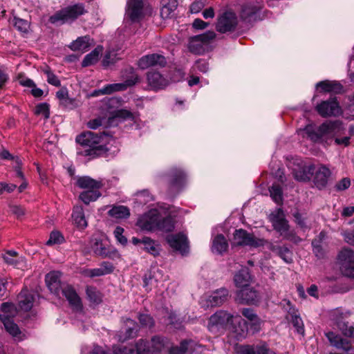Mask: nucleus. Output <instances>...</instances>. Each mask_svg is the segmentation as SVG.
<instances>
[{"label":"nucleus","mask_w":354,"mask_h":354,"mask_svg":"<svg viewBox=\"0 0 354 354\" xmlns=\"http://www.w3.org/2000/svg\"><path fill=\"white\" fill-rule=\"evenodd\" d=\"M342 130V124L339 120L326 121L318 127L308 124L304 129L306 137L314 142H322L333 138Z\"/></svg>","instance_id":"1"},{"label":"nucleus","mask_w":354,"mask_h":354,"mask_svg":"<svg viewBox=\"0 0 354 354\" xmlns=\"http://www.w3.org/2000/svg\"><path fill=\"white\" fill-rule=\"evenodd\" d=\"M100 136L91 131L84 132L77 136L76 142L83 147H88L80 153L92 158L105 156L108 149L104 145H100Z\"/></svg>","instance_id":"2"},{"label":"nucleus","mask_w":354,"mask_h":354,"mask_svg":"<svg viewBox=\"0 0 354 354\" xmlns=\"http://www.w3.org/2000/svg\"><path fill=\"white\" fill-rule=\"evenodd\" d=\"M86 12L82 3H77L73 6H68L56 12L49 18L51 24H64L75 20L80 16Z\"/></svg>","instance_id":"3"},{"label":"nucleus","mask_w":354,"mask_h":354,"mask_svg":"<svg viewBox=\"0 0 354 354\" xmlns=\"http://www.w3.org/2000/svg\"><path fill=\"white\" fill-rule=\"evenodd\" d=\"M214 31H207L189 38L188 48L194 54L202 55L209 50V45L216 38Z\"/></svg>","instance_id":"4"},{"label":"nucleus","mask_w":354,"mask_h":354,"mask_svg":"<svg viewBox=\"0 0 354 354\" xmlns=\"http://www.w3.org/2000/svg\"><path fill=\"white\" fill-rule=\"evenodd\" d=\"M270 221L274 230L278 232L285 239H291L293 234L289 231L288 221L285 218L283 211L279 208L270 214Z\"/></svg>","instance_id":"5"},{"label":"nucleus","mask_w":354,"mask_h":354,"mask_svg":"<svg viewBox=\"0 0 354 354\" xmlns=\"http://www.w3.org/2000/svg\"><path fill=\"white\" fill-rule=\"evenodd\" d=\"M234 316L226 311L218 310L210 316L208 321V329L212 333L224 330L229 324L232 322Z\"/></svg>","instance_id":"6"},{"label":"nucleus","mask_w":354,"mask_h":354,"mask_svg":"<svg viewBox=\"0 0 354 354\" xmlns=\"http://www.w3.org/2000/svg\"><path fill=\"white\" fill-rule=\"evenodd\" d=\"M266 243V240L259 239L243 229L236 230L234 233V244L236 245L258 248Z\"/></svg>","instance_id":"7"},{"label":"nucleus","mask_w":354,"mask_h":354,"mask_svg":"<svg viewBox=\"0 0 354 354\" xmlns=\"http://www.w3.org/2000/svg\"><path fill=\"white\" fill-rule=\"evenodd\" d=\"M337 259L342 273L348 277L354 278V252L344 248L339 252Z\"/></svg>","instance_id":"8"},{"label":"nucleus","mask_w":354,"mask_h":354,"mask_svg":"<svg viewBox=\"0 0 354 354\" xmlns=\"http://www.w3.org/2000/svg\"><path fill=\"white\" fill-rule=\"evenodd\" d=\"M160 212L156 209H152L141 215L137 220L136 225L143 231H154L158 226Z\"/></svg>","instance_id":"9"},{"label":"nucleus","mask_w":354,"mask_h":354,"mask_svg":"<svg viewBox=\"0 0 354 354\" xmlns=\"http://www.w3.org/2000/svg\"><path fill=\"white\" fill-rule=\"evenodd\" d=\"M237 25L238 19L236 14L231 11H226L218 17L216 29L221 33L233 32Z\"/></svg>","instance_id":"10"},{"label":"nucleus","mask_w":354,"mask_h":354,"mask_svg":"<svg viewBox=\"0 0 354 354\" xmlns=\"http://www.w3.org/2000/svg\"><path fill=\"white\" fill-rule=\"evenodd\" d=\"M315 109L323 118L337 116L341 113V108L335 97L322 101Z\"/></svg>","instance_id":"11"},{"label":"nucleus","mask_w":354,"mask_h":354,"mask_svg":"<svg viewBox=\"0 0 354 354\" xmlns=\"http://www.w3.org/2000/svg\"><path fill=\"white\" fill-rule=\"evenodd\" d=\"M260 299L259 292L253 288L246 286L237 291L236 300L242 304H255Z\"/></svg>","instance_id":"12"},{"label":"nucleus","mask_w":354,"mask_h":354,"mask_svg":"<svg viewBox=\"0 0 354 354\" xmlns=\"http://www.w3.org/2000/svg\"><path fill=\"white\" fill-rule=\"evenodd\" d=\"M332 319L344 336L354 338V326L345 321L343 313L335 310L332 315Z\"/></svg>","instance_id":"13"},{"label":"nucleus","mask_w":354,"mask_h":354,"mask_svg":"<svg viewBox=\"0 0 354 354\" xmlns=\"http://www.w3.org/2000/svg\"><path fill=\"white\" fill-rule=\"evenodd\" d=\"M166 64V58L163 55L157 53L142 56L138 62V67L142 70L152 66L164 67Z\"/></svg>","instance_id":"14"},{"label":"nucleus","mask_w":354,"mask_h":354,"mask_svg":"<svg viewBox=\"0 0 354 354\" xmlns=\"http://www.w3.org/2000/svg\"><path fill=\"white\" fill-rule=\"evenodd\" d=\"M62 273L59 271H52L45 277V281L49 290L59 296L63 287L66 284L61 281Z\"/></svg>","instance_id":"15"},{"label":"nucleus","mask_w":354,"mask_h":354,"mask_svg":"<svg viewBox=\"0 0 354 354\" xmlns=\"http://www.w3.org/2000/svg\"><path fill=\"white\" fill-rule=\"evenodd\" d=\"M166 279L162 271L158 268H153L148 270L143 277V286L146 290L149 291L153 287L158 286V283Z\"/></svg>","instance_id":"16"},{"label":"nucleus","mask_w":354,"mask_h":354,"mask_svg":"<svg viewBox=\"0 0 354 354\" xmlns=\"http://www.w3.org/2000/svg\"><path fill=\"white\" fill-rule=\"evenodd\" d=\"M325 335L332 346L346 352L351 351V354H354V347L351 346L349 340L333 332H328Z\"/></svg>","instance_id":"17"},{"label":"nucleus","mask_w":354,"mask_h":354,"mask_svg":"<svg viewBox=\"0 0 354 354\" xmlns=\"http://www.w3.org/2000/svg\"><path fill=\"white\" fill-rule=\"evenodd\" d=\"M149 89L158 91L168 85V80L157 71H149L146 74Z\"/></svg>","instance_id":"18"},{"label":"nucleus","mask_w":354,"mask_h":354,"mask_svg":"<svg viewBox=\"0 0 354 354\" xmlns=\"http://www.w3.org/2000/svg\"><path fill=\"white\" fill-rule=\"evenodd\" d=\"M167 241L171 248L176 251H179L182 254L187 252V239L183 234L178 233L168 235L167 236Z\"/></svg>","instance_id":"19"},{"label":"nucleus","mask_w":354,"mask_h":354,"mask_svg":"<svg viewBox=\"0 0 354 354\" xmlns=\"http://www.w3.org/2000/svg\"><path fill=\"white\" fill-rule=\"evenodd\" d=\"M313 182L317 187L322 189L326 187L330 176V170L325 165L315 166Z\"/></svg>","instance_id":"20"},{"label":"nucleus","mask_w":354,"mask_h":354,"mask_svg":"<svg viewBox=\"0 0 354 354\" xmlns=\"http://www.w3.org/2000/svg\"><path fill=\"white\" fill-rule=\"evenodd\" d=\"M142 0H128L127 15L133 21H138L142 17Z\"/></svg>","instance_id":"21"},{"label":"nucleus","mask_w":354,"mask_h":354,"mask_svg":"<svg viewBox=\"0 0 354 354\" xmlns=\"http://www.w3.org/2000/svg\"><path fill=\"white\" fill-rule=\"evenodd\" d=\"M61 292L66 298L71 307L78 311L82 308L80 297L78 296L74 288L66 284L62 289Z\"/></svg>","instance_id":"22"},{"label":"nucleus","mask_w":354,"mask_h":354,"mask_svg":"<svg viewBox=\"0 0 354 354\" xmlns=\"http://www.w3.org/2000/svg\"><path fill=\"white\" fill-rule=\"evenodd\" d=\"M19 308L24 311L30 310L35 301V294L28 289H23L17 297Z\"/></svg>","instance_id":"23"},{"label":"nucleus","mask_w":354,"mask_h":354,"mask_svg":"<svg viewBox=\"0 0 354 354\" xmlns=\"http://www.w3.org/2000/svg\"><path fill=\"white\" fill-rule=\"evenodd\" d=\"M135 85V82L133 80H125L123 83H117L109 84L99 91H95L93 93V96L97 95L98 93L101 94H111L115 91H124L128 87Z\"/></svg>","instance_id":"24"},{"label":"nucleus","mask_w":354,"mask_h":354,"mask_svg":"<svg viewBox=\"0 0 354 354\" xmlns=\"http://www.w3.org/2000/svg\"><path fill=\"white\" fill-rule=\"evenodd\" d=\"M241 313L243 316L250 321V328L254 330V332H258L260 330L262 321L253 309L243 308L241 310Z\"/></svg>","instance_id":"25"},{"label":"nucleus","mask_w":354,"mask_h":354,"mask_svg":"<svg viewBox=\"0 0 354 354\" xmlns=\"http://www.w3.org/2000/svg\"><path fill=\"white\" fill-rule=\"evenodd\" d=\"M77 185L81 189L86 190H100L103 186L102 180H95L89 176L80 177L77 180Z\"/></svg>","instance_id":"26"},{"label":"nucleus","mask_w":354,"mask_h":354,"mask_svg":"<svg viewBox=\"0 0 354 354\" xmlns=\"http://www.w3.org/2000/svg\"><path fill=\"white\" fill-rule=\"evenodd\" d=\"M91 248L93 252L100 257H113L115 254V251H111L108 245L104 243L101 240L95 239L92 243Z\"/></svg>","instance_id":"27"},{"label":"nucleus","mask_w":354,"mask_h":354,"mask_svg":"<svg viewBox=\"0 0 354 354\" xmlns=\"http://www.w3.org/2000/svg\"><path fill=\"white\" fill-rule=\"evenodd\" d=\"M315 171L314 165H303L293 171L295 179L299 181H308L313 175Z\"/></svg>","instance_id":"28"},{"label":"nucleus","mask_w":354,"mask_h":354,"mask_svg":"<svg viewBox=\"0 0 354 354\" xmlns=\"http://www.w3.org/2000/svg\"><path fill=\"white\" fill-rule=\"evenodd\" d=\"M229 297L227 289L222 288L214 291L209 297L208 301L212 306H221L225 302Z\"/></svg>","instance_id":"29"},{"label":"nucleus","mask_w":354,"mask_h":354,"mask_svg":"<svg viewBox=\"0 0 354 354\" xmlns=\"http://www.w3.org/2000/svg\"><path fill=\"white\" fill-rule=\"evenodd\" d=\"M268 249L279 255L285 262L290 263L292 261V252L286 246L274 245L267 241Z\"/></svg>","instance_id":"30"},{"label":"nucleus","mask_w":354,"mask_h":354,"mask_svg":"<svg viewBox=\"0 0 354 354\" xmlns=\"http://www.w3.org/2000/svg\"><path fill=\"white\" fill-rule=\"evenodd\" d=\"M317 87L327 93H340L343 90L342 85L337 81H322L317 84Z\"/></svg>","instance_id":"31"},{"label":"nucleus","mask_w":354,"mask_h":354,"mask_svg":"<svg viewBox=\"0 0 354 354\" xmlns=\"http://www.w3.org/2000/svg\"><path fill=\"white\" fill-rule=\"evenodd\" d=\"M251 279V275L248 268H242L234 277V281L237 287H245L248 286Z\"/></svg>","instance_id":"32"},{"label":"nucleus","mask_w":354,"mask_h":354,"mask_svg":"<svg viewBox=\"0 0 354 354\" xmlns=\"http://www.w3.org/2000/svg\"><path fill=\"white\" fill-rule=\"evenodd\" d=\"M91 41L89 36L80 37L71 43L68 47L73 51L85 52L91 46Z\"/></svg>","instance_id":"33"},{"label":"nucleus","mask_w":354,"mask_h":354,"mask_svg":"<svg viewBox=\"0 0 354 354\" xmlns=\"http://www.w3.org/2000/svg\"><path fill=\"white\" fill-rule=\"evenodd\" d=\"M0 319L7 332L14 337H19L21 331L18 326L5 313L0 315Z\"/></svg>","instance_id":"34"},{"label":"nucleus","mask_w":354,"mask_h":354,"mask_svg":"<svg viewBox=\"0 0 354 354\" xmlns=\"http://www.w3.org/2000/svg\"><path fill=\"white\" fill-rule=\"evenodd\" d=\"M72 218L77 227L84 229L87 226L83 207L82 206H75L73 208Z\"/></svg>","instance_id":"35"},{"label":"nucleus","mask_w":354,"mask_h":354,"mask_svg":"<svg viewBox=\"0 0 354 354\" xmlns=\"http://www.w3.org/2000/svg\"><path fill=\"white\" fill-rule=\"evenodd\" d=\"M126 323L129 324L130 326L126 329L124 335H119V341L122 342L136 337L138 332V325L133 319L127 318Z\"/></svg>","instance_id":"36"},{"label":"nucleus","mask_w":354,"mask_h":354,"mask_svg":"<svg viewBox=\"0 0 354 354\" xmlns=\"http://www.w3.org/2000/svg\"><path fill=\"white\" fill-rule=\"evenodd\" d=\"M169 180L173 186H180L184 183L186 179L185 173L180 169L173 168L169 171Z\"/></svg>","instance_id":"37"},{"label":"nucleus","mask_w":354,"mask_h":354,"mask_svg":"<svg viewBox=\"0 0 354 354\" xmlns=\"http://www.w3.org/2000/svg\"><path fill=\"white\" fill-rule=\"evenodd\" d=\"M228 243L223 234H218L213 240L212 250L213 252L222 254L227 251Z\"/></svg>","instance_id":"38"},{"label":"nucleus","mask_w":354,"mask_h":354,"mask_svg":"<svg viewBox=\"0 0 354 354\" xmlns=\"http://www.w3.org/2000/svg\"><path fill=\"white\" fill-rule=\"evenodd\" d=\"M287 319L290 321L299 334L302 335H304L303 322L301 317L296 314L294 308H290L288 313Z\"/></svg>","instance_id":"39"},{"label":"nucleus","mask_w":354,"mask_h":354,"mask_svg":"<svg viewBox=\"0 0 354 354\" xmlns=\"http://www.w3.org/2000/svg\"><path fill=\"white\" fill-rule=\"evenodd\" d=\"M5 262L14 267H18L21 263H24V258L19 256L14 250H8L3 255Z\"/></svg>","instance_id":"40"},{"label":"nucleus","mask_w":354,"mask_h":354,"mask_svg":"<svg viewBox=\"0 0 354 354\" xmlns=\"http://www.w3.org/2000/svg\"><path fill=\"white\" fill-rule=\"evenodd\" d=\"M102 52V46H97L95 48L93 51L85 56L82 62V66L86 67L95 64L98 61L100 55Z\"/></svg>","instance_id":"41"},{"label":"nucleus","mask_w":354,"mask_h":354,"mask_svg":"<svg viewBox=\"0 0 354 354\" xmlns=\"http://www.w3.org/2000/svg\"><path fill=\"white\" fill-rule=\"evenodd\" d=\"M259 9V7L250 3H245L242 6L240 17L243 20L250 21Z\"/></svg>","instance_id":"42"},{"label":"nucleus","mask_w":354,"mask_h":354,"mask_svg":"<svg viewBox=\"0 0 354 354\" xmlns=\"http://www.w3.org/2000/svg\"><path fill=\"white\" fill-rule=\"evenodd\" d=\"M101 196L100 190H86L80 194V199L86 205L96 201Z\"/></svg>","instance_id":"43"},{"label":"nucleus","mask_w":354,"mask_h":354,"mask_svg":"<svg viewBox=\"0 0 354 354\" xmlns=\"http://www.w3.org/2000/svg\"><path fill=\"white\" fill-rule=\"evenodd\" d=\"M108 213L111 216L116 218H127L130 215L129 208L123 205L115 206Z\"/></svg>","instance_id":"44"},{"label":"nucleus","mask_w":354,"mask_h":354,"mask_svg":"<svg viewBox=\"0 0 354 354\" xmlns=\"http://www.w3.org/2000/svg\"><path fill=\"white\" fill-rule=\"evenodd\" d=\"M142 244L144 245L143 250L154 257L159 254V248L156 242L149 237H143Z\"/></svg>","instance_id":"45"},{"label":"nucleus","mask_w":354,"mask_h":354,"mask_svg":"<svg viewBox=\"0 0 354 354\" xmlns=\"http://www.w3.org/2000/svg\"><path fill=\"white\" fill-rule=\"evenodd\" d=\"M86 295L89 301L94 304H99L102 301L101 292L95 287L88 286L86 290Z\"/></svg>","instance_id":"46"},{"label":"nucleus","mask_w":354,"mask_h":354,"mask_svg":"<svg viewBox=\"0 0 354 354\" xmlns=\"http://www.w3.org/2000/svg\"><path fill=\"white\" fill-rule=\"evenodd\" d=\"M169 342L167 339L160 336L156 335L151 339V348L153 352L161 351L167 345Z\"/></svg>","instance_id":"47"},{"label":"nucleus","mask_w":354,"mask_h":354,"mask_svg":"<svg viewBox=\"0 0 354 354\" xmlns=\"http://www.w3.org/2000/svg\"><path fill=\"white\" fill-rule=\"evenodd\" d=\"M174 229V221L171 216L162 218L160 214V220H158V226L157 230L165 232H171Z\"/></svg>","instance_id":"48"},{"label":"nucleus","mask_w":354,"mask_h":354,"mask_svg":"<svg viewBox=\"0 0 354 354\" xmlns=\"http://www.w3.org/2000/svg\"><path fill=\"white\" fill-rule=\"evenodd\" d=\"M190 341L183 340L179 346H172L169 349V354H187Z\"/></svg>","instance_id":"49"},{"label":"nucleus","mask_w":354,"mask_h":354,"mask_svg":"<svg viewBox=\"0 0 354 354\" xmlns=\"http://www.w3.org/2000/svg\"><path fill=\"white\" fill-rule=\"evenodd\" d=\"M254 354H277L274 351L269 348L266 342H260L258 344H253Z\"/></svg>","instance_id":"50"},{"label":"nucleus","mask_w":354,"mask_h":354,"mask_svg":"<svg viewBox=\"0 0 354 354\" xmlns=\"http://www.w3.org/2000/svg\"><path fill=\"white\" fill-rule=\"evenodd\" d=\"M43 73L47 76V82L55 86H60L61 82L58 79V77L53 73L50 70V67L46 66L42 69Z\"/></svg>","instance_id":"51"},{"label":"nucleus","mask_w":354,"mask_h":354,"mask_svg":"<svg viewBox=\"0 0 354 354\" xmlns=\"http://www.w3.org/2000/svg\"><path fill=\"white\" fill-rule=\"evenodd\" d=\"M270 196L277 204L282 202V190L279 185H273L269 189Z\"/></svg>","instance_id":"52"},{"label":"nucleus","mask_w":354,"mask_h":354,"mask_svg":"<svg viewBox=\"0 0 354 354\" xmlns=\"http://www.w3.org/2000/svg\"><path fill=\"white\" fill-rule=\"evenodd\" d=\"M35 113L42 115L45 119H48L50 117L49 104L46 102L39 104L35 107Z\"/></svg>","instance_id":"53"},{"label":"nucleus","mask_w":354,"mask_h":354,"mask_svg":"<svg viewBox=\"0 0 354 354\" xmlns=\"http://www.w3.org/2000/svg\"><path fill=\"white\" fill-rule=\"evenodd\" d=\"M116 118L125 119H133V113L127 109H120L115 111L114 115L112 118H109L110 121H113Z\"/></svg>","instance_id":"54"},{"label":"nucleus","mask_w":354,"mask_h":354,"mask_svg":"<svg viewBox=\"0 0 354 354\" xmlns=\"http://www.w3.org/2000/svg\"><path fill=\"white\" fill-rule=\"evenodd\" d=\"M234 351L236 354H254L253 344H236Z\"/></svg>","instance_id":"55"},{"label":"nucleus","mask_w":354,"mask_h":354,"mask_svg":"<svg viewBox=\"0 0 354 354\" xmlns=\"http://www.w3.org/2000/svg\"><path fill=\"white\" fill-rule=\"evenodd\" d=\"M14 26L19 31L27 32L30 26L29 22L25 19L18 17L14 18Z\"/></svg>","instance_id":"56"},{"label":"nucleus","mask_w":354,"mask_h":354,"mask_svg":"<svg viewBox=\"0 0 354 354\" xmlns=\"http://www.w3.org/2000/svg\"><path fill=\"white\" fill-rule=\"evenodd\" d=\"M113 354H137L133 346H114L113 347Z\"/></svg>","instance_id":"57"},{"label":"nucleus","mask_w":354,"mask_h":354,"mask_svg":"<svg viewBox=\"0 0 354 354\" xmlns=\"http://www.w3.org/2000/svg\"><path fill=\"white\" fill-rule=\"evenodd\" d=\"M239 324L241 328H236L234 331L236 333V337L239 339H244L248 334V323L244 319H241Z\"/></svg>","instance_id":"58"},{"label":"nucleus","mask_w":354,"mask_h":354,"mask_svg":"<svg viewBox=\"0 0 354 354\" xmlns=\"http://www.w3.org/2000/svg\"><path fill=\"white\" fill-rule=\"evenodd\" d=\"M138 320L144 327L151 328L154 325L153 319L149 315L140 314L138 316Z\"/></svg>","instance_id":"59"},{"label":"nucleus","mask_w":354,"mask_h":354,"mask_svg":"<svg viewBox=\"0 0 354 354\" xmlns=\"http://www.w3.org/2000/svg\"><path fill=\"white\" fill-rule=\"evenodd\" d=\"M124 76L125 80H133L135 82V84L140 82V79L135 70L132 67H129L125 69Z\"/></svg>","instance_id":"60"},{"label":"nucleus","mask_w":354,"mask_h":354,"mask_svg":"<svg viewBox=\"0 0 354 354\" xmlns=\"http://www.w3.org/2000/svg\"><path fill=\"white\" fill-rule=\"evenodd\" d=\"M133 348L134 351L137 352V354H144L147 351H150L149 346L142 339H139Z\"/></svg>","instance_id":"61"},{"label":"nucleus","mask_w":354,"mask_h":354,"mask_svg":"<svg viewBox=\"0 0 354 354\" xmlns=\"http://www.w3.org/2000/svg\"><path fill=\"white\" fill-rule=\"evenodd\" d=\"M124 229L122 227L117 226L113 232L114 236L117 241L122 245H125L127 243V239L123 236Z\"/></svg>","instance_id":"62"},{"label":"nucleus","mask_w":354,"mask_h":354,"mask_svg":"<svg viewBox=\"0 0 354 354\" xmlns=\"http://www.w3.org/2000/svg\"><path fill=\"white\" fill-rule=\"evenodd\" d=\"M205 1L206 0H196L194 1L190 6L191 12L198 13L202 10L205 6Z\"/></svg>","instance_id":"63"},{"label":"nucleus","mask_w":354,"mask_h":354,"mask_svg":"<svg viewBox=\"0 0 354 354\" xmlns=\"http://www.w3.org/2000/svg\"><path fill=\"white\" fill-rule=\"evenodd\" d=\"M63 240V236L59 232H52L50 235V238L48 240L46 244L48 245L53 244H57L62 242Z\"/></svg>","instance_id":"64"}]
</instances>
